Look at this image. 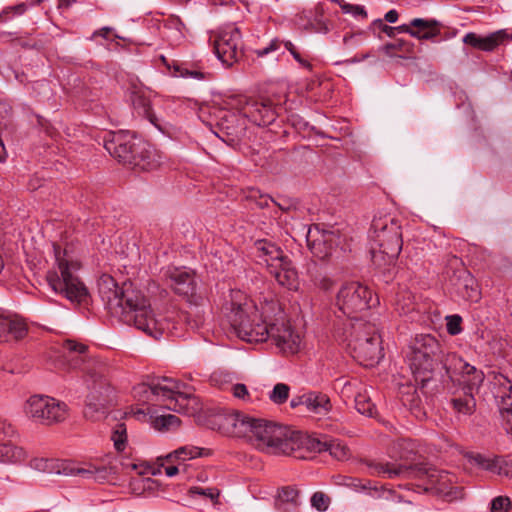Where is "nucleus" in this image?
I'll use <instances>...</instances> for the list:
<instances>
[{
	"mask_svg": "<svg viewBox=\"0 0 512 512\" xmlns=\"http://www.w3.org/2000/svg\"><path fill=\"white\" fill-rule=\"evenodd\" d=\"M212 114L219 130L215 134L224 142L233 144L245 134V117L239 110L236 112L226 108H215Z\"/></svg>",
	"mask_w": 512,
	"mask_h": 512,
	"instance_id": "dca6fc26",
	"label": "nucleus"
},
{
	"mask_svg": "<svg viewBox=\"0 0 512 512\" xmlns=\"http://www.w3.org/2000/svg\"><path fill=\"white\" fill-rule=\"evenodd\" d=\"M282 44L289 52H292L296 48L291 41H281L278 38H275L271 40L266 47L255 50V53L258 57H264L271 52L277 51Z\"/></svg>",
	"mask_w": 512,
	"mask_h": 512,
	"instance_id": "49530a36",
	"label": "nucleus"
},
{
	"mask_svg": "<svg viewBox=\"0 0 512 512\" xmlns=\"http://www.w3.org/2000/svg\"><path fill=\"white\" fill-rule=\"evenodd\" d=\"M342 485L351 488L355 491L366 490L369 488L370 482H363L361 479L353 477H344Z\"/></svg>",
	"mask_w": 512,
	"mask_h": 512,
	"instance_id": "5fc2aeb1",
	"label": "nucleus"
},
{
	"mask_svg": "<svg viewBox=\"0 0 512 512\" xmlns=\"http://www.w3.org/2000/svg\"><path fill=\"white\" fill-rule=\"evenodd\" d=\"M252 251L257 262L265 265L281 286L297 290L298 273L288 255L278 245L267 239H258L254 242Z\"/></svg>",
	"mask_w": 512,
	"mask_h": 512,
	"instance_id": "9d476101",
	"label": "nucleus"
},
{
	"mask_svg": "<svg viewBox=\"0 0 512 512\" xmlns=\"http://www.w3.org/2000/svg\"><path fill=\"white\" fill-rule=\"evenodd\" d=\"M217 58L225 65L231 66L242 57V35L240 30L233 26L222 29L214 43Z\"/></svg>",
	"mask_w": 512,
	"mask_h": 512,
	"instance_id": "f3484780",
	"label": "nucleus"
},
{
	"mask_svg": "<svg viewBox=\"0 0 512 512\" xmlns=\"http://www.w3.org/2000/svg\"><path fill=\"white\" fill-rule=\"evenodd\" d=\"M62 348L69 368L79 369L85 374L88 394L84 416L92 421L101 419L111 402L112 394V387L107 379V365L100 359L88 356V347L82 343L65 340Z\"/></svg>",
	"mask_w": 512,
	"mask_h": 512,
	"instance_id": "20e7f679",
	"label": "nucleus"
},
{
	"mask_svg": "<svg viewBox=\"0 0 512 512\" xmlns=\"http://www.w3.org/2000/svg\"><path fill=\"white\" fill-rule=\"evenodd\" d=\"M373 473L388 479L416 480L417 486L453 501L463 497V488L456 486L457 478L448 471L440 470L431 463H371Z\"/></svg>",
	"mask_w": 512,
	"mask_h": 512,
	"instance_id": "39448f33",
	"label": "nucleus"
},
{
	"mask_svg": "<svg viewBox=\"0 0 512 512\" xmlns=\"http://www.w3.org/2000/svg\"><path fill=\"white\" fill-rule=\"evenodd\" d=\"M456 293L463 299L477 302L480 298V291L474 276L466 269L454 273L451 279Z\"/></svg>",
	"mask_w": 512,
	"mask_h": 512,
	"instance_id": "393cba45",
	"label": "nucleus"
},
{
	"mask_svg": "<svg viewBox=\"0 0 512 512\" xmlns=\"http://www.w3.org/2000/svg\"><path fill=\"white\" fill-rule=\"evenodd\" d=\"M372 301L371 289L356 281L344 283L336 296V306L348 317L347 321L361 319L358 314L370 309Z\"/></svg>",
	"mask_w": 512,
	"mask_h": 512,
	"instance_id": "ddd939ff",
	"label": "nucleus"
},
{
	"mask_svg": "<svg viewBox=\"0 0 512 512\" xmlns=\"http://www.w3.org/2000/svg\"><path fill=\"white\" fill-rule=\"evenodd\" d=\"M369 237L372 241L370 252L373 262L376 264H380L378 258H381L385 263H392L402 250L401 224L393 216L385 215L374 218Z\"/></svg>",
	"mask_w": 512,
	"mask_h": 512,
	"instance_id": "1a4fd4ad",
	"label": "nucleus"
},
{
	"mask_svg": "<svg viewBox=\"0 0 512 512\" xmlns=\"http://www.w3.org/2000/svg\"><path fill=\"white\" fill-rule=\"evenodd\" d=\"M330 503V498L323 492H315L311 497V505L318 511H326Z\"/></svg>",
	"mask_w": 512,
	"mask_h": 512,
	"instance_id": "603ef678",
	"label": "nucleus"
},
{
	"mask_svg": "<svg viewBox=\"0 0 512 512\" xmlns=\"http://www.w3.org/2000/svg\"><path fill=\"white\" fill-rule=\"evenodd\" d=\"M191 495H200L211 500L215 503L220 495V492L216 488H202V487H191L189 490Z\"/></svg>",
	"mask_w": 512,
	"mask_h": 512,
	"instance_id": "3c124183",
	"label": "nucleus"
},
{
	"mask_svg": "<svg viewBox=\"0 0 512 512\" xmlns=\"http://www.w3.org/2000/svg\"><path fill=\"white\" fill-rule=\"evenodd\" d=\"M339 236L334 231H316L311 230L307 236L309 249L314 257L320 260L329 259L339 245Z\"/></svg>",
	"mask_w": 512,
	"mask_h": 512,
	"instance_id": "4be33fe9",
	"label": "nucleus"
},
{
	"mask_svg": "<svg viewBox=\"0 0 512 512\" xmlns=\"http://www.w3.org/2000/svg\"><path fill=\"white\" fill-rule=\"evenodd\" d=\"M14 432L13 426L0 417V439L11 437Z\"/></svg>",
	"mask_w": 512,
	"mask_h": 512,
	"instance_id": "bf43d9fd",
	"label": "nucleus"
},
{
	"mask_svg": "<svg viewBox=\"0 0 512 512\" xmlns=\"http://www.w3.org/2000/svg\"><path fill=\"white\" fill-rule=\"evenodd\" d=\"M495 398L500 399L499 401V410L501 408L512 407V389L509 391H503L495 395Z\"/></svg>",
	"mask_w": 512,
	"mask_h": 512,
	"instance_id": "13d9d810",
	"label": "nucleus"
},
{
	"mask_svg": "<svg viewBox=\"0 0 512 512\" xmlns=\"http://www.w3.org/2000/svg\"><path fill=\"white\" fill-rule=\"evenodd\" d=\"M398 17H399V14L396 10L392 9V10H389L385 15H384V19L385 21L389 22V23H395L397 22L398 20Z\"/></svg>",
	"mask_w": 512,
	"mask_h": 512,
	"instance_id": "774afa93",
	"label": "nucleus"
},
{
	"mask_svg": "<svg viewBox=\"0 0 512 512\" xmlns=\"http://www.w3.org/2000/svg\"><path fill=\"white\" fill-rule=\"evenodd\" d=\"M165 276L176 294L185 298L190 304H201L203 296L197 291L194 274L179 268H169L165 272Z\"/></svg>",
	"mask_w": 512,
	"mask_h": 512,
	"instance_id": "a211bd4d",
	"label": "nucleus"
},
{
	"mask_svg": "<svg viewBox=\"0 0 512 512\" xmlns=\"http://www.w3.org/2000/svg\"><path fill=\"white\" fill-rule=\"evenodd\" d=\"M491 385L494 395L512 389V379L502 372L491 373Z\"/></svg>",
	"mask_w": 512,
	"mask_h": 512,
	"instance_id": "79ce46f5",
	"label": "nucleus"
},
{
	"mask_svg": "<svg viewBox=\"0 0 512 512\" xmlns=\"http://www.w3.org/2000/svg\"><path fill=\"white\" fill-rule=\"evenodd\" d=\"M364 342H356L353 357L364 366H373L383 357L381 339L375 325L366 326Z\"/></svg>",
	"mask_w": 512,
	"mask_h": 512,
	"instance_id": "6ab92c4d",
	"label": "nucleus"
},
{
	"mask_svg": "<svg viewBox=\"0 0 512 512\" xmlns=\"http://www.w3.org/2000/svg\"><path fill=\"white\" fill-rule=\"evenodd\" d=\"M510 38L506 30H498L487 36H481L474 32H469L463 37V43L481 51H494L499 45L505 43Z\"/></svg>",
	"mask_w": 512,
	"mask_h": 512,
	"instance_id": "b1692460",
	"label": "nucleus"
},
{
	"mask_svg": "<svg viewBox=\"0 0 512 512\" xmlns=\"http://www.w3.org/2000/svg\"><path fill=\"white\" fill-rule=\"evenodd\" d=\"M216 420L219 430L223 433L247 438L261 451L293 456L297 459L308 457L302 452L304 437L302 432L241 413L220 415Z\"/></svg>",
	"mask_w": 512,
	"mask_h": 512,
	"instance_id": "f03ea898",
	"label": "nucleus"
},
{
	"mask_svg": "<svg viewBox=\"0 0 512 512\" xmlns=\"http://www.w3.org/2000/svg\"><path fill=\"white\" fill-rule=\"evenodd\" d=\"M301 504L300 491L293 486L282 487L278 491L277 505L283 512H293Z\"/></svg>",
	"mask_w": 512,
	"mask_h": 512,
	"instance_id": "7c9ffc66",
	"label": "nucleus"
},
{
	"mask_svg": "<svg viewBox=\"0 0 512 512\" xmlns=\"http://www.w3.org/2000/svg\"><path fill=\"white\" fill-rule=\"evenodd\" d=\"M467 457L471 464L499 476L512 478V458L510 456L488 458L480 453H469Z\"/></svg>",
	"mask_w": 512,
	"mask_h": 512,
	"instance_id": "5701e85b",
	"label": "nucleus"
},
{
	"mask_svg": "<svg viewBox=\"0 0 512 512\" xmlns=\"http://www.w3.org/2000/svg\"><path fill=\"white\" fill-rule=\"evenodd\" d=\"M26 452L11 442L0 444V462L15 463L24 460Z\"/></svg>",
	"mask_w": 512,
	"mask_h": 512,
	"instance_id": "f704fd0d",
	"label": "nucleus"
},
{
	"mask_svg": "<svg viewBox=\"0 0 512 512\" xmlns=\"http://www.w3.org/2000/svg\"><path fill=\"white\" fill-rule=\"evenodd\" d=\"M411 25L417 28L415 29L416 31H421V34H431L429 40H432L440 35L441 24L435 19L414 18L411 20Z\"/></svg>",
	"mask_w": 512,
	"mask_h": 512,
	"instance_id": "4c0bfd02",
	"label": "nucleus"
},
{
	"mask_svg": "<svg viewBox=\"0 0 512 512\" xmlns=\"http://www.w3.org/2000/svg\"><path fill=\"white\" fill-rule=\"evenodd\" d=\"M394 305L400 314H407L414 310V295L408 290H400L396 293Z\"/></svg>",
	"mask_w": 512,
	"mask_h": 512,
	"instance_id": "58836bf2",
	"label": "nucleus"
},
{
	"mask_svg": "<svg viewBox=\"0 0 512 512\" xmlns=\"http://www.w3.org/2000/svg\"><path fill=\"white\" fill-rule=\"evenodd\" d=\"M450 403L454 411L463 416H470L476 410V399L475 395L471 392H466L464 389L455 392L451 398Z\"/></svg>",
	"mask_w": 512,
	"mask_h": 512,
	"instance_id": "c756f323",
	"label": "nucleus"
},
{
	"mask_svg": "<svg viewBox=\"0 0 512 512\" xmlns=\"http://www.w3.org/2000/svg\"><path fill=\"white\" fill-rule=\"evenodd\" d=\"M231 390H232L233 396L238 399H241V400H249L250 399V394L248 392V389H247L246 385H244L242 383H237V384L233 385Z\"/></svg>",
	"mask_w": 512,
	"mask_h": 512,
	"instance_id": "4d7b16f0",
	"label": "nucleus"
},
{
	"mask_svg": "<svg viewBox=\"0 0 512 512\" xmlns=\"http://www.w3.org/2000/svg\"><path fill=\"white\" fill-rule=\"evenodd\" d=\"M129 99L138 116L149 121L159 131L163 132L165 130L166 122L156 114L148 91L141 87L133 86L130 90Z\"/></svg>",
	"mask_w": 512,
	"mask_h": 512,
	"instance_id": "412c9836",
	"label": "nucleus"
},
{
	"mask_svg": "<svg viewBox=\"0 0 512 512\" xmlns=\"http://www.w3.org/2000/svg\"><path fill=\"white\" fill-rule=\"evenodd\" d=\"M441 357V346L434 336L421 334L414 338L408 359L415 381L422 389L435 378Z\"/></svg>",
	"mask_w": 512,
	"mask_h": 512,
	"instance_id": "9b49d317",
	"label": "nucleus"
},
{
	"mask_svg": "<svg viewBox=\"0 0 512 512\" xmlns=\"http://www.w3.org/2000/svg\"><path fill=\"white\" fill-rule=\"evenodd\" d=\"M440 365L436 368V375H440V380L445 381L444 377L454 381L457 375L465 376L467 371H472L473 366L465 362L461 357L452 353L441 357Z\"/></svg>",
	"mask_w": 512,
	"mask_h": 512,
	"instance_id": "a878e982",
	"label": "nucleus"
},
{
	"mask_svg": "<svg viewBox=\"0 0 512 512\" xmlns=\"http://www.w3.org/2000/svg\"><path fill=\"white\" fill-rule=\"evenodd\" d=\"M307 274L314 285L321 290L328 291L335 284L334 280L328 276L327 267L324 264L317 262L308 264Z\"/></svg>",
	"mask_w": 512,
	"mask_h": 512,
	"instance_id": "2f4dec72",
	"label": "nucleus"
},
{
	"mask_svg": "<svg viewBox=\"0 0 512 512\" xmlns=\"http://www.w3.org/2000/svg\"><path fill=\"white\" fill-rule=\"evenodd\" d=\"M308 411L316 414H326L331 409L329 397L321 392H308L304 399Z\"/></svg>",
	"mask_w": 512,
	"mask_h": 512,
	"instance_id": "72a5a7b5",
	"label": "nucleus"
},
{
	"mask_svg": "<svg viewBox=\"0 0 512 512\" xmlns=\"http://www.w3.org/2000/svg\"><path fill=\"white\" fill-rule=\"evenodd\" d=\"M500 414L503 420V427L505 431H508V426L512 427V407L501 408Z\"/></svg>",
	"mask_w": 512,
	"mask_h": 512,
	"instance_id": "680f3d73",
	"label": "nucleus"
},
{
	"mask_svg": "<svg viewBox=\"0 0 512 512\" xmlns=\"http://www.w3.org/2000/svg\"><path fill=\"white\" fill-rule=\"evenodd\" d=\"M373 325L370 322L364 321L363 319H356L355 321H346L343 327V341L347 342V346L355 353L356 342L365 341V330H368L366 326Z\"/></svg>",
	"mask_w": 512,
	"mask_h": 512,
	"instance_id": "c85d7f7f",
	"label": "nucleus"
},
{
	"mask_svg": "<svg viewBox=\"0 0 512 512\" xmlns=\"http://www.w3.org/2000/svg\"><path fill=\"white\" fill-rule=\"evenodd\" d=\"M512 503L507 496H497L491 501V512H509Z\"/></svg>",
	"mask_w": 512,
	"mask_h": 512,
	"instance_id": "8fccbe9b",
	"label": "nucleus"
},
{
	"mask_svg": "<svg viewBox=\"0 0 512 512\" xmlns=\"http://www.w3.org/2000/svg\"><path fill=\"white\" fill-rule=\"evenodd\" d=\"M274 204H276L282 211H289L292 208H295V203L289 199H283L280 202H276L274 200Z\"/></svg>",
	"mask_w": 512,
	"mask_h": 512,
	"instance_id": "0e129e2a",
	"label": "nucleus"
},
{
	"mask_svg": "<svg viewBox=\"0 0 512 512\" xmlns=\"http://www.w3.org/2000/svg\"><path fill=\"white\" fill-rule=\"evenodd\" d=\"M162 62L167 65L168 69H173V74L178 77L183 78H193L196 80H205L208 79L210 74L205 73L201 70V68L197 65H188L183 63H178L173 61L172 64L167 63V59L164 56H161Z\"/></svg>",
	"mask_w": 512,
	"mask_h": 512,
	"instance_id": "473e14b6",
	"label": "nucleus"
},
{
	"mask_svg": "<svg viewBox=\"0 0 512 512\" xmlns=\"http://www.w3.org/2000/svg\"><path fill=\"white\" fill-rule=\"evenodd\" d=\"M305 397H306V393L293 397L290 402V406L292 408H296L298 406H305V402H304Z\"/></svg>",
	"mask_w": 512,
	"mask_h": 512,
	"instance_id": "338daca9",
	"label": "nucleus"
},
{
	"mask_svg": "<svg viewBox=\"0 0 512 512\" xmlns=\"http://www.w3.org/2000/svg\"><path fill=\"white\" fill-rule=\"evenodd\" d=\"M154 428L160 431L176 429L180 425V419L172 414L158 416L153 421Z\"/></svg>",
	"mask_w": 512,
	"mask_h": 512,
	"instance_id": "c03bdc74",
	"label": "nucleus"
},
{
	"mask_svg": "<svg viewBox=\"0 0 512 512\" xmlns=\"http://www.w3.org/2000/svg\"><path fill=\"white\" fill-rule=\"evenodd\" d=\"M289 391L287 384L277 383L270 394V400L276 404H283L289 397Z\"/></svg>",
	"mask_w": 512,
	"mask_h": 512,
	"instance_id": "de8ad7c7",
	"label": "nucleus"
},
{
	"mask_svg": "<svg viewBox=\"0 0 512 512\" xmlns=\"http://www.w3.org/2000/svg\"><path fill=\"white\" fill-rule=\"evenodd\" d=\"M411 391L403 392L401 401L404 406L408 407L416 416L424 414L422 411V400L416 389L409 388Z\"/></svg>",
	"mask_w": 512,
	"mask_h": 512,
	"instance_id": "a19ab883",
	"label": "nucleus"
},
{
	"mask_svg": "<svg viewBox=\"0 0 512 512\" xmlns=\"http://www.w3.org/2000/svg\"><path fill=\"white\" fill-rule=\"evenodd\" d=\"M351 14L354 17L367 18V11L365 10L364 6L361 5H355Z\"/></svg>",
	"mask_w": 512,
	"mask_h": 512,
	"instance_id": "69168bd1",
	"label": "nucleus"
},
{
	"mask_svg": "<svg viewBox=\"0 0 512 512\" xmlns=\"http://www.w3.org/2000/svg\"><path fill=\"white\" fill-rule=\"evenodd\" d=\"M230 322L243 341L258 343L270 339L285 355H293L300 350L301 336L292 328L277 300H266L260 308L251 303L238 304L232 309Z\"/></svg>",
	"mask_w": 512,
	"mask_h": 512,
	"instance_id": "f257e3e1",
	"label": "nucleus"
},
{
	"mask_svg": "<svg viewBox=\"0 0 512 512\" xmlns=\"http://www.w3.org/2000/svg\"><path fill=\"white\" fill-rule=\"evenodd\" d=\"M27 333L28 328L23 320L0 315V342L18 341Z\"/></svg>",
	"mask_w": 512,
	"mask_h": 512,
	"instance_id": "bb28decb",
	"label": "nucleus"
},
{
	"mask_svg": "<svg viewBox=\"0 0 512 512\" xmlns=\"http://www.w3.org/2000/svg\"><path fill=\"white\" fill-rule=\"evenodd\" d=\"M180 471H183V466L179 465V463H171V465L165 468V473L169 477L177 475Z\"/></svg>",
	"mask_w": 512,
	"mask_h": 512,
	"instance_id": "e2e57ef3",
	"label": "nucleus"
},
{
	"mask_svg": "<svg viewBox=\"0 0 512 512\" xmlns=\"http://www.w3.org/2000/svg\"><path fill=\"white\" fill-rule=\"evenodd\" d=\"M329 451L337 460H345L349 457V449L339 440L329 439L327 436H313L304 434L302 452L309 458V453Z\"/></svg>",
	"mask_w": 512,
	"mask_h": 512,
	"instance_id": "aec40b11",
	"label": "nucleus"
},
{
	"mask_svg": "<svg viewBox=\"0 0 512 512\" xmlns=\"http://www.w3.org/2000/svg\"><path fill=\"white\" fill-rule=\"evenodd\" d=\"M97 286L105 308L125 324L134 325L155 339L169 330L168 321L156 318L149 301L140 291L133 289L131 284L124 283L119 287L112 276L103 274Z\"/></svg>",
	"mask_w": 512,
	"mask_h": 512,
	"instance_id": "7ed1b4c3",
	"label": "nucleus"
},
{
	"mask_svg": "<svg viewBox=\"0 0 512 512\" xmlns=\"http://www.w3.org/2000/svg\"><path fill=\"white\" fill-rule=\"evenodd\" d=\"M446 329L452 335H458L462 332V317L458 314L446 316Z\"/></svg>",
	"mask_w": 512,
	"mask_h": 512,
	"instance_id": "09e8293b",
	"label": "nucleus"
},
{
	"mask_svg": "<svg viewBox=\"0 0 512 512\" xmlns=\"http://www.w3.org/2000/svg\"><path fill=\"white\" fill-rule=\"evenodd\" d=\"M413 44L404 40L396 39L394 42L386 43L382 47V51L389 57H394L396 52H410Z\"/></svg>",
	"mask_w": 512,
	"mask_h": 512,
	"instance_id": "37998d69",
	"label": "nucleus"
},
{
	"mask_svg": "<svg viewBox=\"0 0 512 512\" xmlns=\"http://www.w3.org/2000/svg\"><path fill=\"white\" fill-rule=\"evenodd\" d=\"M355 408L359 413L368 417H374L377 413L375 404L366 392H360L355 396Z\"/></svg>",
	"mask_w": 512,
	"mask_h": 512,
	"instance_id": "ea45409f",
	"label": "nucleus"
},
{
	"mask_svg": "<svg viewBox=\"0 0 512 512\" xmlns=\"http://www.w3.org/2000/svg\"><path fill=\"white\" fill-rule=\"evenodd\" d=\"M373 25L378 27L381 30V32L385 33L388 37L392 38L395 37L396 35L395 27L384 24L381 19L374 20Z\"/></svg>",
	"mask_w": 512,
	"mask_h": 512,
	"instance_id": "052dcab7",
	"label": "nucleus"
},
{
	"mask_svg": "<svg viewBox=\"0 0 512 512\" xmlns=\"http://www.w3.org/2000/svg\"><path fill=\"white\" fill-rule=\"evenodd\" d=\"M27 417L42 425H54L66 420L68 406L53 397L33 395L25 403Z\"/></svg>",
	"mask_w": 512,
	"mask_h": 512,
	"instance_id": "4468645a",
	"label": "nucleus"
},
{
	"mask_svg": "<svg viewBox=\"0 0 512 512\" xmlns=\"http://www.w3.org/2000/svg\"><path fill=\"white\" fill-rule=\"evenodd\" d=\"M31 466L46 473L62 474L66 476L78 475L82 478L92 479L100 483L108 481L110 476L118 473L117 465L112 462L108 464H89L87 467H77L73 463L64 460L35 458L31 461Z\"/></svg>",
	"mask_w": 512,
	"mask_h": 512,
	"instance_id": "f8f14e48",
	"label": "nucleus"
},
{
	"mask_svg": "<svg viewBox=\"0 0 512 512\" xmlns=\"http://www.w3.org/2000/svg\"><path fill=\"white\" fill-rule=\"evenodd\" d=\"M304 29L315 32L327 34L329 32L328 21L324 18V11L321 6L315 8L313 16L304 25Z\"/></svg>",
	"mask_w": 512,
	"mask_h": 512,
	"instance_id": "e433bc0d",
	"label": "nucleus"
},
{
	"mask_svg": "<svg viewBox=\"0 0 512 512\" xmlns=\"http://www.w3.org/2000/svg\"><path fill=\"white\" fill-rule=\"evenodd\" d=\"M134 398L147 405H160L179 413L195 411L197 405L193 388L188 384L168 377H157L150 382L139 383L133 387Z\"/></svg>",
	"mask_w": 512,
	"mask_h": 512,
	"instance_id": "423d86ee",
	"label": "nucleus"
},
{
	"mask_svg": "<svg viewBox=\"0 0 512 512\" xmlns=\"http://www.w3.org/2000/svg\"><path fill=\"white\" fill-rule=\"evenodd\" d=\"M111 439L117 451H123L127 442V428L124 423H117L113 430Z\"/></svg>",
	"mask_w": 512,
	"mask_h": 512,
	"instance_id": "a18cd8bd",
	"label": "nucleus"
},
{
	"mask_svg": "<svg viewBox=\"0 0 512 512\" xmlns=\"http://www.w3.org/2000/svg\"><path fill=\"white\" fill-rule=\"evenodd\" d=\"M484 373L481 370H478L475 366H473L472 371H467L465 376L462 377V388L466 392H471L475 395L477 393L484 381Z\"/></svg>",
	"mask_w": 512,
	"mask_h": 512,
	"instance_id": "c9c22d12",
	"label": "nucleus"
},
{
	"mask_svg": "<svg viewBox=\"0 0 512 512\" xmlns=\"http://www.w3.org/2000/svg\"><path fill=\"white\" fill-rule=\"evenodd\" d=\"M414 28L415 27H413L411 25V22L409 24H403V25L395 27L396 33H407L411 37L416 38L418 40H429L430 39L431 34L430 35L421 34V31H416Z\"/></svg>",
	"mask_w": 512,
	"mask_h": 512,
	"instance_id": "864d4df0",
	"label": "nucleus"
},
{
	"mask_svg": "<svg viewBox=\"0 0 512 512\" xmlns=\"http://www.w3.org/2000/svg\"><path fill=\"white\" fill-rule=\"evenodd\" d=\"M230 105L232 108L239 110L245 119L257 126L270 125L277 117V112L270 99L237 96L232 99Z\"/></svg>",
	"mask_w": 512,
	"mask_h": 512,
	"instance_id": "2eb2a0df",
	"label": "nucleus"
},
{
	"mask_svg": "<svg viewBox=\"0 0 512 512\" xmlns=\"http://www.w3.org/2000/svg\"><path fill=\"white\" fill-rule=\"evenodd\" d=\"M104 148L118 162L143 171L155 169L161 162L155 148L129 131L108 132Z\"/></svg>",
	"mask_w": 512,
	"mask_h": 512,
	"instance_id": "0eeeda50",
	"label": "nucleus"
},
{
	"mask_svg": "<svg viewBox=\"0 0 512 512\" xmlns=\"http://www.w3.org/2000/svg\"><path fill=\"white\" fill-rule=\"evenodd\" d=\"M54 253L57 269L49 271L47 274L49 286L53 291L62 294L71 302L88 303V290L76 275L79 269L77 262L67 259L66 251H62L59 246L54 245Z\"/></svg>",
	"mask_w": 512,
	"mask_h": 512,
	"instance_id": "6e6552de",
	"label": "nucleus"
},
{
	"mask_svg": "<svg viewBox=\"0 0 512 512\" xmlns=\"http://www.w3.org/2000/svg\"><path fill=\"white\" fill-rule=\"evenodd\" d=\"M205 455V450L203 448H199L197 446L185 445L179 447L173 452L167 454L166 456L159 457L158 461L160 462V466H164L165 462L168 463H179V465L183 466V472L187 471L186 461L193 460L197 457H201Z\"/></svg>",
	"mask_w": 512,
	"mask_h": 512,
	"instance_id": "cd10ccee",
	"label": "nucleus"
},
{
	"mask_svg": "<svg viewBox=\"0 0 512 512\" xmlns=\"http://www.w3.org/2000/svg\"><path fill=\"white\" fill-rule=\"evenodd\" d=\"M25 9H26V7H25L24 4H19V5L9 6V7L4 8L0 12V14L4 18V21H7V20L11 19V15H21V14H23Z\"/></svg>",
	"mask_w": 512,
	"mask_h": 512,
	"instance_id": "6e6d98bb",
	"label": "nucleus"
}]
</instances>
